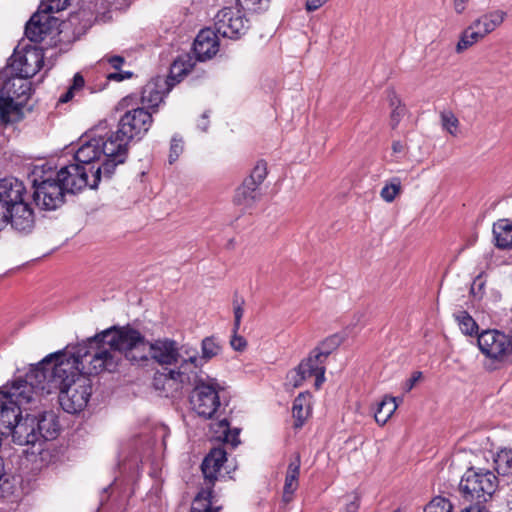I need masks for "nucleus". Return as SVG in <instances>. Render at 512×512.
Listing matches in <instances>:
<instances>
[{
  "instance_id": "obj_1",
  "label": "nucleus",
  "mask_w": 512,
  "mask_h": 512,
  "mask_svg": "<svg viewBox=\"0 0 512 512\" xmlns=\"http://www.w3.org/2000/svg\"><path fill=\"white\" fill-rule=\"evenodd\" d=\"M79 355V345L75 352L63 351L50 354L28 372V379L38 390L37 398L52 393L58 394L61 407L67 413L82 411L92 393V383L88 372L89 362Z\"/></svg>"
},
{
  "instance_id": "obj_2",
  "label": "nucleus",
  "mask_w": 512,
  "mask_h": 512,
  "mask_svg": "<svg viewBox=\"0 0 512 512\" xmlns=\"http://www.w3.org/2000/svg\"><path fill=\"white\" fill-rule=\"evenodd\" d=\"M147 350L145 337L130 326L108 328L79 344V355L89 362L90 373L115 371L122 355L132 364L144 365Z\"/></svg>"
},
{
  "instance_id": "obj_3",
  "label": "nucleus",
  "mask_w": 512,
  "mask_h": 512,
  "mask_svg": "<svg viewBox=\"0 0 512 512\" xmlns=\"http://www.w3.org/2000/svg\"><path fill=\"white\" fill-rule=\"evenodd\" d=\"M28 373L25 378H19L0 390V434L10 435L13 425L27 409V405L39 403L38 390L30 385Z\"/></svg>"
},
{
  "instance_id": "obj_4",
  "label": "nucleus",
  "mask_w": 512,
  "mask_h": 512,
  "mask_svg": "<svg viewBox=\"0 0 512 512\" xmlns=\"http://www.w3.org/2000/svg\"><path fill=\"white\" fill-rule=\"evenodd\" d=\"M193 66L194 62L190 56L179 57L171 66L170 77L157 76L147 82L141 92V104L144 109L157 108L173 87L174 82L171 81L178 78L177 82H179L181 77L190 73Z\"/></svg>"
},
{
  "instance_id": "obj_5",
  "label": "nucleus",
  "mask_w": 512,
  "mask_h": 512,
  "mask_svg": "<svg viewBox=\"0 0 512 512\" xmlns=\"http://www.w3.org/2000/svg\"><path fill=\"white\" fill-rule=\"evenodd\" d=\"M497 487L498 479L493 472L473 468L465 472L459 484L462 497L476 503H485L490 500Z\"/></svg>"
},
{
  "instance_id": "obj_6",
  "label": "nucleus",
  "mask_w": 512,
  "mask_h": 512,
  "mask_svg": "<svg viewBox=\"0 0 512 512\" xmlns=\"http://www.w3.org/2000/svg\"><path fill=\"white\" fill-rule=\"evenodd\" d=\"M200 383L194 386L190 403L193 410L203 418L218 417L220 413L221 403L219 391L221 387L216 379L211 377H203Z\"/></svg>"
},
{
  "instance_id": "obj_7",
  "label": "nucleus",
  "mask_w": 512,
  "mask_h": 512,
  "mask_svg": "<svg viewBox=\"0 0 512 512\" xmlns=\"http://www.w3.org/2000/svg\"><path fill=\"white\" fill-rule=\"evenodd\" d=\"M97 137L100 139L101 151L105 157L102 164L97 167H101L103 177L109 179L115 168L126 161L128 145L131 141L120 132L119 128L105 136L97 134Z\"/></svg>"
},
{
  "instance_id": "obj_8",
  "label": "nucleus",
  "mask_w": 512,
  "mask_h": 512,
  "mask_svg": "<svg viewBox=\"0 0 512 512\" xmlns=\"http://www.w3.org/2000/svg\"><path fill=\"white\" fill-rule=\"evenodd\" d=\"M477 343L480 351L496 364L512 362V327L509 334L496 329L482 331Z\"/></svg>"
},
{
  "instance_id": "obj_9",
  "label": "nucleus",
  "mask_w": 512,
  "mask_h": 512,
  "mask_svg": "<svg viewBox=\"0 0 512 512\" xmlns=\"http://www.w3.org/2000/svg\"><path fill=\"white\" fill-rule=\"evenodd\" d=\"M102 177L101 167L91 166L87 170L86 166L77 163L62 167L56 176L68 193H75L85 187L96 188Z\"/></svg>"
},
{
  "instance_id": "obj_10",
  "label": "nucleus",
  "mask_w": 512,
  "mask_h": 512,
  "mask_svg": "<svg viewBox=\"0 0 512 512\" xmlns=\"http://www.w3.org/2000/svg\"><path fill=\"white\" fill-rule=\"evenodd\" d=\"M202 366V364H194L191 361H181L176 369H165L164 372L159 373L154 378V384L156 388H159L160 382H163V389H165L166 384L173 389H179L184 386L194 387L200 383V380H204L203 377H208V375L202 372Z\"/></svg>"
},
{
  "instance_id": "obj_11",
  "label": "nucleus",
  "mask_w": 512,
  "mask_h": 512,
  "mask_svg": "<svg viewBox=\"0 0 512 512\" xmlns=\"http://www.w3.org/2000/svg\"><path fill=\"white\" fill-rule=\"evenodd\" d=\"M506 17V13L501 10L491 11L474 20L462 33L457 44V52H462L473 44L482 40L485 36L499 27Z\"/></svg>"
},
{
  "instance_id": "obj_12",
  "label": "nucleus",
  "mask_w": 512,
  "mask_h": 512,
  "mask_svg": "<svg viewBox=\"0 0 512 512\" xmlns=\"http://www.w3.org/2000/svg\"><path fill=\"white\" fill-rule=\"evenodd\" d=\"M44 62V52L37 46H27L23 50H16L12 56L10 69L13 74L25 77H33Z\"/></svg>"
},
{
  "instance_id": "obj_13",
  "label": "nucleus",
  "mask_w": 512,
  "mask_h": 512,
  "mask_svg": "<svg viewBox=\"0 0 512 512\" xmlns=\"http://www.w3.org/2000/svg\"><path fill=\"white\" fill-rule=\"evenodd\" d=\"M215 29L223 37L237 39L248 31L249 25L240 10L226 7L216 14Z\"/></svg>"
},
{
  "instance_id": "obj_14",
  "label": "nucleus",
  "mask_w": 512,
  "mask_h": 512,
  "mask_svg": "<svg viewBox=\"0 0 512 512\" xmlns=\"http://www.w3.org/2000/svg\"><path fill=\"white\" fill-rule=\"evenodd\" d=\"M33 198L37 206L44 210H54L64 202L66 192L61 183L56 179H44L40 182L33 180Z\"/></svg>"
},
{
  "instance_id": "obj_15",
  "label": "nucleus",
  "mask_w": 512,
  "mask_h": 512,
  "mask_svg": "<svg viewBox=\"0 0 512 512\" xmlns=\"http://www.w3.org/2000/svg\"><path fill=\"white\" fill-rule=\"evenodd\" d=\"M152 122V114L144 107H137L121 116L118 128L131 141L134 138L141 139L149 131Z\"/></svg>"
},
{
  "instance_id": "obj_16",
  "label": "nucleus",
  "mask_w": 512,
  "mask_h": 512,
  "mask_svg": "<svg viewBox=\"0 0 512 512\" xmlns=\"http://www.w3.org/2000/svg\"><path fill=\"white\" fill-rule=\"evenodd\" d=\"M325 365L321 361L309 354L307 358L302 360L300 364L288 374L291 385L295 388L300 387L303 383L315 377L314 386L319 389L325 382Z\"/></svg>"
},
{
  "instance_id": "obj_17",
  "label": "nucleus",
  "mask_w": 512,
  "mask_h": 512,
  "mask_svg": "<svg viewBox=\"0 0 512 512\" xmlns=\"http://www.w3.org/2000/svg\"><path fill=\"white\" fill-rule=\"evenodd\" d=\"M145 363L151 358L161 365H171L179 359V348L176 341L165 338L150 343L147 341Z\"/></svg>"
},
{
  "instance_id": "obj_18",
  "label": "nucleus",
  "mask_w": 512,
  "mask_h": 512,
  "mask_svg": "<svg viewBox=\"0 0 512 512\" xmlns=\"http://www.w3.org/2000/svg\"><path fill=\"white\" fill-rule=\"evenodd\" d=\"M103 155L100 146V139L97 137V133L86 134L79 140V147L75 152V160L77 164L87 167V170L91 166H95V162L98 161Z\"/></svg>"
},
{
  "instance_id": "obj_19",
  "label": "nucleus",
  "mask_w": 512,
  "mask_h": 512,
  "mask_svg": "<svg viewBox=\"0 0 512 512\" xmlns=\"http://www.w3.org/2000/svg\"><path fill=\"white\" fill-rule=\"evenodd\" d=\"M217 32L210 28L201 30L194 40L193 50L198 60L211 59L219 50Z\"/></svg>"
},
{
  "instance_id": "obj_20",
  "label": "nucleus",
  "mask_w": 512,
  "mask_h": 512,
  "mask_svg": "<svg viewBox=\"0 0 512 512\" xmlns=\"http://www.w3.org/2000/svg\"><path fill=\"white\" fill-rule=\"evenodd\" d=\"M38 444L53 440L59 433V422L54 412L45 411L38 416L32 415Z\"/></svg>"
},
{
  "instance_id": "obj_21",
  "label": "nucleus",
  "mask_w": 512,
  "mask_h": 512,
  "mask_svg": "<svg viewBox=\"0 0 512 512\" xmlns=\"http://www.w3.org/2000/svg\"><path fill=\"white\" fill-rule=\"evenodd\" d=\"M10 435L12 436L13 442L18 445L35 446L38 444L32 415L27 414L24 418L20 416L13 425Z\"/></svg>"
},
{
  "instance_id": "obj_22",
  "label": "nucleus",
  "mask_w": 512,
  "mask_h": 512,
  "mask_svg": "<svg viewBox=\"0 0 512 512\" xmlns=\"http://www.w3.org/2000/svg\"><path fill=\"white\" fill-rule=\"evenodd\" d=\"M31 91L32 87L29 79L14 74L4 82L0 94L27 103Z\"/></svg>"
},
{
  "instance_id": "obj_23",
  "label": "nucleus",
  "mask_w": 512,
  "mask_h": 512,
  "mask_svg": "<svg viewBox=\"0 0 512 512\" xmlns=\"http://www.w3.org/2000/svg\"><path fill=\"white\" fill-rule=\"evenodd\" d=\"M9 212V223L14 229L22 232L32 229L34 225L33 211L24 200L12 206Z\"/></svg>"
},
{
  "instance_id": "obj_24",
  "label": "nucleus",
  "mask_w": 512,
  "mask_h": 512,
  "mask_svg": "<svg viewBox=\"0 0 512 512\" xmlns=\"http://www.w3.org/2000/svg\"><path fill=\"white\" fill-rule=\"evenodd\" d=\"M226 451L223 448H214L204 458L201 469L205 480L209 486H212L217 479V474L227 460Z\"/></svg>"
},
{
  "instance_id": "obj_25",
  "label": "nucleus",
  "mask_w": 512,
  "mask_h": 512,
  "mask_svg": "<svg viewBox=\"0 0 512 512\" xmlns=\"http://www.w3.org/2000/svg\"><path fill=\"white\" fill-rule=\"evenodd\" d=\"M24 192L25 186L17 178L8 177L0 180V202L7 203L10 208L23 201Z\"/></svg>"
},
{
  "instance_id": "obj_26",
  "label": "nucleus",
  "mask_w": 512,
  "mask_h": 512,
  "mask_svg": "<svg viewBox=\"0 0 512 512\" xmlns=\"http://www.w3.org/2000/svg\"><path fill=\"white\" fill-rule=\"evenodd\" d=\"M260 199L259 188L252 185L250 181H243V183L236 189L234 195V203L237 206L247 210L254 206Z\"/></svg>"
},
{
  "instance_id": "obj_27",
  "label": "nucleus",
  "mask_w": 512,
  "mask_h": 512,
  "mask_svg": "<svg viewBox=\"0 0 512 512\" xmlns=\"http://www.w3.org/2000/svg\"><path fill=\"white\" fill-rule=\"evenodd\" d=\"M300 465H301L300 455L295 454L294 458L291 459V461L288 465L287 471H286L284 490H283V498L286 502H289L292 499L293 493L298 488Z\"/></svg>"
},
{
  "instance_id": "obj_28",
  "label": "nucleus",
  "mask_w": 512,
  "mask_h": 512,
  "mask_svg": "<svg viewBox=\"0 0 512 512\" xmlns=\"http://www.w3.org/2000/svg\"><path fill=\"white\" fill-rule=\"evenodd\" d=\"M495 246L502 250L512 249V221L500 219L493 225Z\"/></svg>"
},
{
  "instance_id": "obj_29",
  "label": "nucleus",
  "mask_w": 512,
  "mask_h": 512,
  "mask_svg": "<svg viewBox=\"0 0 512 512\" xmlns=\"http://www.w3.org/2000/svg\"><path fill=\"white\" fill-rule=\"evenodd\" d=\"M310 398L309 393H300L293 402L292 414L296 427H301L310 414Z\"/></svg>"
},
{
  "instance_id": "obj_30",
  "label": "nucleus",
  "mask_w": 512,
  "mask_h": 512,
  "mask_svg": "<svg viewBox=\"0 0 512 512\" xmlns=\"http://www.w3.org/2000/svg\"><path fill=\"white\" fill-rule=\"evenodd\" d=\"M25 104L18 99L15 100L0 94V119L5 123L11 122Z\"/></svg>"
},
{
  "instance_id": "obj_31",
  "label": "nucleus",
  "mask_w": 512,
  "mask_h": 512,
  "mask_svg": "<svg viewBox=\"0 0 512 512\" xmlns=\"http://www.w3.org/2000/svg\"><path fill=\"white\" fill-rule=\"evenodd\" d=\"M398 407L397 398L385 396L378 404L377 410L374 414L375 421L384 425L391 418Z\"/></svg>"
},
{
  "instance_id": "obj_32",
  "label": "nucleus",
  "mask_w": 512,
  "mask_h": 512,
  "mask_svg": "<svg viewBox=\"0 0 512 512\" xmlns=\"http://www.w3.org/2000/svg\"><path fill=\"white\" fill-rule=\"evenodd\" d=\"M339 345L340 338L337 335H333L322 341L310 354L316 358V361H321L325 365L328 356L337 349Z\"/></svg>"
},
{
  "instance_id": "obj_33",
  "label": "nucleus",
  "mask_w": 512,
  "mask_h": 512,
  "mask_svg": "<svg viewBox=\"0 0 512 512\" xmlns=\"http://www.w3.org/2000/svg\"><path fill=\"white\" fill-rule=\"evenodd\" d=\"M212 429L215 433H219L218 438L223 439L224 442L230 443L233 447H236L239 441V430L234 429L231 431L229 429V423L226 418L219 420L217 423L212 425Z\"/></svg>"
},
{
  "instance_id": "obj_34",
  "label": "nucleus",
  "mask_w": 512,
  "mask_h": 512,
  "mask_svg": "<svg viewBox=\"0 0 512 512\" xmlns=\"http://www.w3.org/2000/svg\"><path fill=\"white\" fill-rule=\"evenodd\" d=\"M495 470L499 475L509 476L512 474V450L502 449L494 456Z\"/></svg>"
},
{
  "instance_id": "obj_35",
  "label": "nucleus",
  "mask_w": 512,
  "mask_h": 512,
  "mask_svg": "<svg viewBox=\"0 0 512 512\" xmlns=\"http://www.w3.org/2000/svg\"><path fill=\"white\" fill-rule=\"evenodd\" d=\"M222 347L217 338L205 337L201 342V364L208 362L221 353Z\"/></svg>"
},
{
  "instance_id": "obj_36",
  "label": "nucleus",
  "mask_w": 512,
  "mask_h": 512,
  "mask_svg": "<svg viewBox=\"0 0 512 512\" xmlns=\"http://www.w3.org/2000/svg\"><path fill=\"white\" fill-rule=\"evenodd\" d=\"M37 16L31 17L25 27V35L32 42H41L47 32L45 25L36 20Z\"/></svg>"
},
{
  "instance_id": "obj_37",
  "label": "nucleus",
  "mask_w": 512,
  "mask_h": 512,
  "mask_svg": "<svg viewBox=\"0 0 512 512\" xmlns=\"http://www.w3.org/2000/svg\"><path fill=\"white\" fill-rule=\"evenodd\" d=\"M211 486L207 490L200 491L193 500L190 512H218V509L211 508Z\"/></svg>"
},
{
  "instance_id": "obj_38",
  "label": "nucleus",
  "mask_w": 512,
  "mask_h": 512,
  "mask_svg": "<svg viewBox=\"0 0 512 512\" xmlns=\"http://www.w3.org/2000/svg\"><path fill=\"white\" fill-rule=\"evenodd\" d=\"M454 318L463 334L472 336L478 332V325L468 312L459 311Z\"/></svg>"
},
{
  "instance_id": "obj_39",
  "label": "nucleus",
  "mask_w": 512,
  "mask_h": 512,
  "mask_svg": "<svg viewBox=\"0 0 512 512\" xmlns=\"http://www.w3.org/2000/svg\"><path fill=\"white\" fill-rule=\"evenodd\" d=\"M84 85H85V80H84L83 76L80 73H76L73 77L72 84L69 86L67 91L59 97L58 102L59 103L69 102L70 100H72V98L74 97V95L76 93H78L79 91H81L83 89Z\"/></svg>"
},
{
  "instance_id": "obj_40",
  "label": "nucleus",
  "mask_w": 512,
  "mask_h": 512,
  "mask_svg": "<svg viewBox=\"0 0 512 512\" xmlns=\"http://www.w3.org/2000/svg\"><path fill=\"white\" fill-rule=\"evenodd\" d=\"M389 102L390 106L392 107L390 125L393 129H395L405 114V107L401 105L400 99L394 93L390 96Z\"/></svg>"
},
{
  "instance_id": "obj_41",
  "label": "nucleus",
  "mask_w": 512,
  "mask_h": 512,
  "mask_svg": "<svg viewBox=\"0 0 512 512\" xmlns=\"http://www.w3.org/2000/svg\"><path fill=\"white\" fill-rule=\"evenodd\" d=\"M400 191L401 181L395 177L381 189L380 196L385 202L391 203L399 195Z\"/></svg>"
},
{
  "instance_id": "obj_42",
  "label": "nucleus",
  "mask_w": 512,
  "mask_h": 512,
  "mask_svg": "<svg viewBox=\"0 0 512 512\" xmlns=\"http://www.w3.org/2000/svg\"><path fill=\"white\" fill-rule=\"evenodd\" d=\"M424 512H453V505L447 498L437 496L424 507Z\"/></svg>"
},
{
  "instance_id": "obj_43",
  "label": "nucleus",
  "mask_w": 512,
  "mask_h": 512,
  "mask_svg": "<svg viewBox=\"0 0 512 512\" xmlns=\"http://www.w3.org/2000/svg\"><path fill=\"white\" fill-rule=\"evenodd\" d=\"M266 176V163L259 162L252 170L250 176L245 179V181H250L252 185H255L256 187L259 188L262 182L265 180Z\"/></svg>"
},
{
  "instance_id": "obj_44",
  "label": "nucleus",
  "mask_w": 512,
  "mask_h": 512,
  "mask_svg": "<svg viewBox=\"0 0 512 512\" xmlns=\"http://www.w3.org/2000/svg\"><path fill=\"white\" fill-rule=\"evenodd\" d=\"M441 121L443 128L453 136L458 133L459 121L457 117L451 112L446 111L441 113Z\"/></svg>"
},
{
  "instance_id": "obj_45",
  "label": "nucleus",
  "mask_w": 512,
  "mask_h": 512,
  "mask_svg": "<svg viewBox=\"0 0 512 512\" xmlns=\"http://www.w3.org/2000/svg\"><path fill=\"white\" fill-rule=\"evenodd\" d=\"M179 358L181 361L201 364L200 356L198 355V351L190 346L184 345L179 349Z\"/></svg>"
},
{
  "instance_id": "obj_46",
  "label": "nucleus",
  "mask_w": 512,
  "mask_h": 512,
  "mask_svg": "<svg viewBox=\"0 0 512 512\" xmlns=\"http://www.w3.org/2000/svg\"><path fill=\"white\" fill-rule=\"evenodd\" d=\"M184 150V142L181 137L177 135L171 139L169 162L174 163Z\"/></svg>"
},
{
  "instance_id": "obj_47",
  "label": "nucleus",
  "mask_w": 512,
  "mask_h": 512,
  "mask_svg": "<svg viewBox=\"0 0 512 512\" xmlns=\"http://www.w3.org/2000/svg\"><path fill=\"white\" fill-rule=\"evenodd\" d=\"M47 6L44 8L47 12H59L69 5V0H46Z\"/></svg>"
},
{
  "instance_id": "obj_48",
  "label": "nucleus",
  "mask_w": 512,
  "mask_h": 512,
  "mask_svg": "<svg viewBox=\"0 0 512 512\" xmlns=\"http://www.w3.org/2000/svg\"><path fill=\"white\" fill-rule=\"evenodd\" d=\"M360 507V498L357 494L346 497L345 508L343 512H358Z\"/></svg>"
},
{
  "instance_id": "obj_49",
  "label": "nucleus",
  "mask_w": 512,
  "mask_h": 512,
  "mask_svg": "<svg viewBox=\"0 0 512 512\" xmlns=\"http://www.w3.org/2000/svg\"><path fill=\"white\" fill-rule=\"evenodd\" d=\"M242 303H238V301H234V327H233V332H238L239 330V327H240V323H241V319L243 317V314H244V309L242 307Z\"/></svg>"
},
{
  "instance_id": "obj_50",
  "label": "nucleus",
  "mask_w": 512,
  "mask_h": 512,
  "mask_svg": "<svg viewBox=\"0 0 512 512\" xmlns=\"http://www.w3.org/2000/svg\"><path fill=\"white\" fill-rule=\"evenodd\" d=\"M10 207L7 203L0 202V230L7 226L9 223Z\"/></svg>"
},
{
  "instance_id": "obj_51",
  "label": "nucleus",
  "mask_w": 512,
  "mask_h": 512,
  "mask_svg": "<svg viewBox=\"0 0 512 512\" xmlns=\"http://www.w3.org/2000/svg\"><path fill=\"white\" fill-rule=\"evenodd\" d=\"M233 336L231 338V341H230V344L232 346V348L236 351H242L245 349L246 345H247V342L246 340L237 334V332H233Z\"/></svg>"
},
{
  "instance_id": "obj_52",
  "label": "nucleus",
  "mask_w": 512,
  "mask_h": 512,
  "mask_svg": "<svg viewBox=\"0 0 512 512\" xmlns=\"http://www.w3.org/2000/svg\"><path fill=\"white\" fill-rule=\"evenodd\" d=\"M132 76H133L132 72H129V71H124V72L123 71H119V72H114V73L108 74L107 79L120 82V81H123L125 79H129Z\"/></svg>"
},
{
  "instance_id": "obj_53",
  "label": "nucleus",
  "mask_w": 512,
  "mask_h": 512,
  "mask_svg": "<svg viewBox=\"0 0 512 512\" xmlns=\"http://www.w3.org/2000/svg\"><path fill=\"white\" fill-rule=\"evenodd\" d=\"M5 485H9V481L6 478V474L4 472V463L3 459L0 457V493L2 497H5L6 490L4 489Z\"/></svg>"
},
{
  "instance_id": "obj_54",
  "label": "nucleus",
  "mask_w": 512,
  "mask_h": 512,
  "mask_svg": "<svg viewBox=\"0 0 512 512\" xmlns=\"http://www.w3.org/2000/svg\"><path fill=\"white\" fill-rule=\"evenodd\" d=\"M104 59L116 70H119L125 61L122 56H107Z\"/></svg>"
},
{
  "instance_id": "obj_55",
  "label": "nucleus",
  "mask_w": 512,
  "mask_h": 512,
  "mask_svg": "<svg viewBox=\"0 0 512 512\" xmlns=\"http://www.w3.org/2000/svg\"><path fill=\"white\" fill-rule=\"evenodd\" d=\"M327 0H306V9L309 12L319 9Z\"/></svg>"
},
{
  "instance_id": "obj_56",
  "label": "nucleus",
  "mask_w": 512,
  "mask_h": 512,
  "mask_svg": "<svg viewBox=\"0 0 512 512\" xmlns=\"http://www.w3.org/2000/svg\"><path fill=\"white\" fill-rule=\"evenodd\" d=\"M461 512H490L486 506L482 505V503H476L475 505H470L466 507Z\"/></svg>"
},
{
  "instance_id": "obj_57",
  "label": "nucleus",
  "mask_w": 512,
  "mask_h": 512,
  "mask_svg": "<svg viewBox=\"0 0 512 512\" xmlns=\"http://www.w3.org/2000/svg\"><path fill=\"white\" fill-rule=\"evenodd\" d=\"M422 373L421 372H415L413 376L407 381L406 383V390H411L414 385L418 382V380L421 378Z\"/></svg>"
},
{
  "instance_id": "obj_58",
  "label": "nucleus",
  "mask_w": 512,
  "mask_h": 512,
  "mask_svg": "<svg viewBox=\"0 0 512 512\" xmlns=\"http://www.w3.org/2000/svg\"><path fill=\"white\" fill-rule=\"evenodd\" d=\"M468 0H454V9L457 13H462L465 10V5Z\"/></svg>"
},
{
  "instance_id": "obj_59",
  "label": "nucleus",
  "mask_w": 512,
  "mask_h": 512,
  "mask_svg": "<svg viewBox=\"0 0 512 512\" xmlns=\"http://www.w3.org/2000/svg\"><path fill=\"white\" fill-rule=\"evenodd\" d=\"M405 149L404 144L401 141H394L392 143V150L394 153H402Z\"/></svg>"
},
{
  "instance_id": "obj_60",
  "label": "nucleus",
  "mask_w": 512,
  "mask_h": 512,
  "mask_svg": "<svg viewBox=\"0 0 512 512\" xmlns=\"http://www.w3.org/2000/svg\"><path fill=\"white\" fill-rule=\"evenodd\" d=\"M131 101V98L130 97H126L124 99H122V101L119 103V106L121 107H124L126 105H128V102Z\"/></svg>"
}]
</instances>
